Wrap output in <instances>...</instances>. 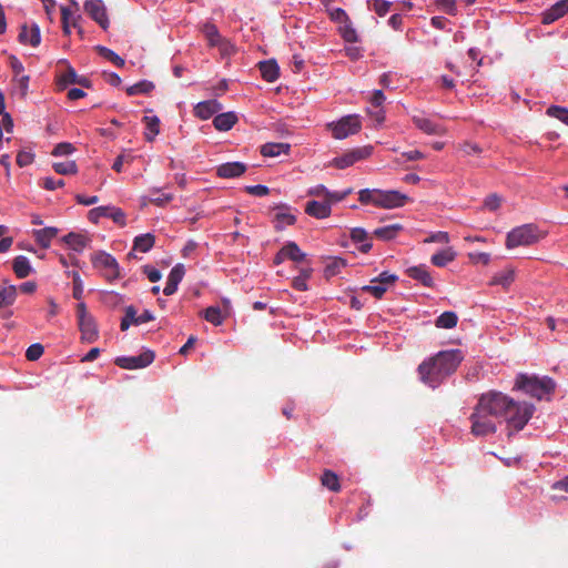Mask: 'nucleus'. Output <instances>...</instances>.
I'll return each instance as SVG.
<instances>
[{
  "mask_svg": "<svg viewBox=\"0 0 568 568\" xmlns=\"http://www.w3.org/2000/svg\"><path fill=\"white\" fill-rule=\"evenodd\" d=\"M359 201L363 204H373L377 206V189L375 190H361L359 193Z\"/></svg>",
  "mask_w": 568,
  "mask_h": 568,
  "instance_id": "obj_47",
  "label": "nucleus"
},
{
  "mask_svg": "<svg viewBox=\"0 0 568 568\" xmlns=\"http://www.w3.org/2000/svg\"><path fill=\"white\" fill-rule=\"evenodd\" d=\"M84 11L94 20L103 30L110 26L106 8L102 0H87L84 2Z\"/></svg>",
  "mask_w": 568,
  "mask_h": 568,
  "instance_id": "obj_13",
  "label": "nucleus"
},
{
  "mask_svg": "<svg viewBox=\"0 0 568 568\" xmlns=\"http://www.w3.org/2000/svg\"><path fill=\"white\" fill-rule=\"evenodd\" d=\"M321 484L331 491L337 493L341 490L338 476L329 469L324 470L323 475L321 476Z\"/></svg>",
  "mask_w": 568,
  "mask_h": 568,
  "instance_id": "obj_36",
  "label": "nucleus"
},
{
  "mask_svg": "<svg viewBox=\"0 0 568 568\" xmlns=\"http://www.w3.org/2000/svg\"><path fill=\"white\" fill-rule=\"evenodd\" d=\"M9 61H10V67H11L12 71L14 72V75L16 77L20 75L23 72L24 68H23L22 63L19 61V59L14 55H11L9 58Z\"/></svg>",
  "mask_w": 568,
  "mask_h": 568,
  "instance_id": "obj_64",
  "label": "nucleus"
},
{
  "mask_svg": "<svg viewBox=\"0 0 568 568\" xmlns=\"http://www.w3.org/2000/svg\"><path fill=\"white\" fill-rule=\"evenodd\" d=\"M364 292H367L372 294L376 298H382L383 295L386 293L387 287L379 283H372L369 285H365L362 287Z\"/></svg>",
  "mask_w": 568,
  "mask_h": 568,
  "instance_id": "obj_48",
  "label": "nucleus"
},
{
  "mask_svg": "<svg viewBox=\"0 0 568 568\" xmlns=\"http://www.w3.org/2000/svg\"><path fill=\"white\" fill-rule=\"evenodd\" d=\"M246 171V165L242 162H229L217 168V175L223 179H233L241 176Z\"/></svg>",
  "mask_w": 568,
  "mask_h": 568,
  "instance_id": "obj_21",
  "label": "nucleus"
},
{
  "mask_svg": "<svg viewBox=\"0 0 568 568\" xmlns=\"http://www.w3.org/2000/svg\"><path fill=\"white\" fill-rule=\"evenodd\" d=\"M185 275V268H184V265L183 264H176L170 272L169 276H168V280L175 283V284H180V282L183 280Z\"/></svg>",
  "mask_w": 568,
  "mask_h": 568,
  "instance_id": "obj_51",
  "label": "nucleus"
},
{
  "mask_svg": "<svg viewBox=\"0 0 568 568\" xmlns=\"http://www.w3.org/2000/svg\"><path fill=\"white\" fill-rule=\"evenodd\" d=\"M155 243V237L151 233L136 236L133 241V250L142 253L149 252Z\"/></svg>",
  "mask_w": 568,
  "mask_h": 568,
  "instance_id": "obj_32",
  "label": "nucleus"
},
{
  "mask_svg": "<svg viewBox=\"0 0 568 568\" xmlns=\"http://www.w3.org/2000/svg\"><path fill=\"white\" fill-rule=\"evenodd\" d=\"M397 281V276L395 274H389L388 272L381 273L377 277L372 280V283H379L387 287V285H392Z\"/></svg>",
  "mask_w": 568,
  "mask_h": 568,
  "instance_id": "obj_55",
  "label": "nucleus"
},
{
  "mask_svg": "<svg viewBox=\"0 0 568 568\" xmlns=\"http://www.w3.org/2000/svg\"><path fill=\"white\" fill-rule=\"evenodd\" d=\"M204 318L213 325L217 326L223 323L224 316L219 306H210L204 311Z\"/></svg>",
  "mask_w": 568,
  "mask_h": 568,
  "instance_id": "obj_42",
  "label": "nucleus"
},
{
  "mask_svg": "<svg viewBox=\"0 0 568 568\" xmlns=\"http://www.w3.org/2000/svg\"><path fill=\"white\" fill-rule=\"evenodd\" d=\"M409 201L406 194L396 190H377V206L383 209H396L404 206Z\"/></svg>",
  "mask_w": 568,
  "mask_h": 568,
  "instance_id": "obj_11",
  "label": "nucleus"
},
{
  "mask_svg": "<svg viewBox=\"0 0 568 568\" xmlns=\"http://www.w3.org/2000/svg\"><path fill=\"white\" fill-rule=\"evenodd\" d=\"M412 120L414 124L426 134L442 135L444 133L442 125L433 122L422 113L413 115Z\"/></svg>",
  "mask_w": 568,
  "mask_h": 568,
  "instance_id": "obj_16",
  "label": "nucleus"
},
{
  "mask_svg": "<svg viewBox=\"0 0 568 568\" xmlns=\"http://www.w3.org/2000/svg\"><path fill=\"white\" fill-rule=\"evenodd\" d=\"M497 399L504 403L500 408V417H504L509 430H521L535 413L532 404L516 402L501 392H497Z\"/></svg>",
  "mask_w": 568,
  "mask_h": 568,
  "instance_id": "obj_3",
  "label": "nucleus"
},
{
  "mask_svg": "<svg viewBox=\"0 0 568 568\" xmlns=\"http://www.w3.org/2000/svg\"><path fill=\"white\" fill-rule=\"evenodd\" d=\"M351 239L355 243H361L359 251L368 253L372 248L371 237L368 233L362 227H354L351 230Z\"/></svg>",
  "mask_w": 568,
  "mask_h": 568,
  "instance_id": "obj_26",
  "label": "nucleus"
},
{
  "mask_svg": "<svg viewBox=\"0 0 568 568\" xmlns=\"http://www.w3.org/2000/svg\"><path fill=\"white\" fill-rule=\"evenodd\" d=\"M89 220L92 223H98L101 217H110L112 221L120 226L125 225V214L124 212L114 206H99L89 211L88 214Z\"/></svg>",
  "mask_w": 568,
  "mask_h": 568,
  "instance_id": "obj_12",
  "label": "nucleus"
},
{
  "mask_svg": "<svg viewBox=\"0 0 568 568\" xmlns=\"http://www.w3.org/2000/svg\"><path fill=\"white\" fill-rule=\"evenodd\" d=\"M541 239L538 227L534 224H524L513 229L506 237L507 248L517 246H529Z\"/></svg>",
  "mask_w": 568,
  "mask_h": 568,
  "instance_id": "obj_5",
  "label": "nucleus"
},
{
  "mask_svg": "<svg viewBox=\"0 0 568 568\" xmlns=\"http://www.w3.org/2000/svg\"><path fill=\"white\" fill-rule=\"evenodd\" d=\"M407 275L426 287L434 286V280L426 265L420 264L406 270Z\"/></svg>",
  "mask_w": 568,
  "mask_h": 568,
  "instance_id": "obj_17",
  "label": "nucleus"
},
{
  "mask_svg": "<svg viewBox=\"0 0 568 568\" xmlns=\"http://www.w3.org/2000/svg\"><path fill=\"white\" fill-rule=\"evenodd\" d=\"M515 281V270L513 267H506L503 271L496 273L489 284L490 285H500L503 288L507 290L513 282Z\"/></svg>",
  "mask_w": 568,
  "mask_h": 568,
  "instance_id": "obj_25",
  "label": "nucleus"
},
{
  "mask_svg": "<svg viewBox=\"0 0 568 568\" xmlns=\"http://www.w3.org/2000/svg\"><path fill=\"white\" fill-rule=\"evenodd\" d=\"M463 359L464 355L460 349L442 351L419 364L420 381L432 388H437L456 372Z\"/></svg>",
  "mask_w": 568,
  "mask_h": 568,
  "instance_id": "obj_1",
  "label": "nucleus"
},
{
  "mask_svg": "<svg viewBox=\"0 0 568 568\" xmlns=\"http://www.w3.org/2000/svg\"><path fill=\"white\" fill-rule=\"evenodd\" d=\"M449 242V235L447 232L438 231L430 234L424 240V243H442L447 244Z\"/></svg>",
  "mask_w": 568,
  "mask_h": 568,
  "instance_id": "obj_53",
  "label": "nucleus"
},
{
  "mask_svg": "<svg viewBox=\"0 0 568 568\" xmlns=\"http://www.w3.org/2000/svg\"><path fill=\"white\" fill-rule=\"evenodd\" d=\"M283 254L286 255V258L294 262H302L305 258V254L301 251L295 242H288L286 245H284Z\"/></svg>",
  "mask_w": 568,
  "mask_h": 568,
  "instance_id": "obj_40",
  "label": "nucleus"
},
{
  "mask_svg": "<svg viewBox=\"0 0 568 568\" xmlns=\"http://www.w3.org/2000/svg\"><path fill=\"white\" fill-rule=\"evenodd\" d=\"M41 185L48 191H54L58 187H62L64 185V181L61 179L55 180L51 176H48L42 180Z\"/></svg>",
  "mask_w": 568,
  "mask_h": 568,
  "instance_id": "obj_59",
  "label": "nucleus"
},
{
  "mask_svg": "<svg viewBox=\"0 0 568 568\" xmlns=\"http://www.w3.org/2000/svg\"><path fill=\"white\" fill-rule=\"evenodd\" d=\"M143 273L148 276L150 282H158L161 280L162 275L161 272L150 265L143 266Z\"/></svg>",
  "mask_w": 568,
  "mask_h": 568,
  "instance_id": "obj_60",
  "label": "nucleus"
},
{
  "mask_svg": "<svg viewBox=\"0 0 568 568\" xmlns=\"http://www.w3.org/2000/svg\"><path fill=\"white\" fill-rule=\"evenodd\" d=\"M568 12V0H560L542 13V23L550 24Z\"/></svg>",
  "mask_w": 568,
  "mask_h": 568,
  "instance_id": "obj_18",
  "label": "nucleus"
},
{
  "mask_svg": "<svg viewBox=\"0 0 568 568\" xmlns=\"http://www.w3.org/2000/svg\"><path fill=\"white\" fill-rule=\"evenodd\" d=\"M131 325H138V314L134 306L130 305L125 307V314L121 321V331H126Z\"/></svg>",
  "mask_w": 568,
  "mask_h": 568,
  "instance_id": "obj_41",
  "label": "nucleus"
},
{
  "mask_svg": "<svg viewBox=\"0 0 568 568\" xmlns=\"http://www.w3.org/2000/svg\"><path fill=\"white\" fill-rule=\"evenodd\" d=\"M556 384L548 376L519 374L516 377L514 389L523 390L534 398L541 399L555 390Z\"/></svg>",
  "mask_w": 568,
  "mask_h": 568,
  "instance_id": "obj_4",
  "label": "nucleus"
},
{
  "mask_svg": "<svg viewBox=\"0 0 568 568\" xmlns=\"http://www.w3.org/2000/svg\"><path fill=\"white\" fill-rule=\"evenodd\" d=\"M346 265L345 261L339 257H335L331 260L329 263L325 266V275L327 277L335 276L339 273L341 268H343Z\"/></svg>",
  "mask_w": 568,
  "mask_h": 568,
  "instance_id": "obj_46",
  "label": "nucleus"
},
{
  "mask_svg": "<svg viewBox=\"0 0 568 568\" xmlns=\"http://www.w3.org/2000/svg\"><path fill=\"white\" fill-rule=\"evenodd\" d=\"M62 240L67 245H69L72 250L77 252H82L89 242V240L84 235L73 232H70L69 234L63 236Z\"/></svg>",
  "mask_w": 568,
  "mask_h": 568,
  "instance_id": "obj_31",
  "label": "nucleus"
},
{
  "mask_svg": "<svg viewBox=\"0 0 568 568\" xmlns=\"http://www.w3.org/2000/svg\"><path fill=\"white\" fill-rule=\"evenodd\" d=\"M436 4L448 14L455 16L457 12L456 0H436Z\"/></svg>",
  "mask_w": 568,
  "mask_h": 568,
  "instance_id": "obj_57",
  "label": "nucleus"
},
{
  "mask_svg": "<svg viewBox=\"0 0 568 568\" xmlns=\"http://www.w3.org/2000/svg\"><path fill=\"white\" fill-rule=\"evenodd\" d=\"M12 268L19 278H26L31 273L30 262L23 255H19L13 260Z\"/></svg>",
  "mask_w": 568,
  "mask_h": 568,
  "instance_id": "obj_34",
  "label": "nucleus"
},
{
  "mask_svg": "<svg viewBox=\"0 0 568 568\" xmlns=\"http://www.w3.org/2000/svg\"><path fill=\"white\" fill-rule=\"evenodd\" d=\"M17 298V287L9 285L0 287V308L12 305Z\"/></svg>",
  "mask_w": 568,
  "mask_h": 568,
  "instance_id": "obj_38",
  "label": "nucleus"
},
{
  "mask_svg": "<svg viewBox=\"0 0 568 568\" xmlns=\"http://www.w3.org/2000/svg\"><path fill=\"white\" fill-rule=\"evenodd\" d=\"M331 212V205L326 200L324 202L308 201L305 205V213L315 219H326Z\"/></svg>",
  "mask_w": 568,
  "mask_h": 568,
  "instance_id": "obj_20",
  "label": "nucleus"
},
{
  "mask_svg": "<svg viewBox=\"0 0 568 568\" xmlns=\"http://www.w3.org/2000/svg\"><path fill=\"white\" fill-rule=\"evenodd\" d=\"M262 78L267 82H274L280 75V68L275 60H266L257 63Z\"/></svg>",
  "mask_w": 568,
  "mask_h": 568,
  "instance_id": "obj_23",
  "label": "nucleus"
},
{
  "mask_svg": "<svg viewBox=\"0 0 568 568\" xmlns=\"http://www.w3.org/2000/svg\"><path fill=\"white\" fill-rule=\"evenodd\" d=\"M201 31L204 34V37L206 38V40L209 41V44L211 47H216V45L221 44L222 37H221L217 28L215 27V24H213L211 22H205L202 26Z\"/></svg>",
  "mask_w": 568,
  "mask_h": 568,
  "instance_id": "obj_33",
  "label": "nucleus"
},
{
  "mask_svg": "<svg viewBox=\"0 0 568 568\" xmlns=\"http://www.w3.org/2000/svg\"><path fill=\"white\" fill-rule=\"evenodd\" d=\"M78 325L81 332V338L88 343H93L99 337V331L94 317L88 312L87 305L81 302L77 305Z\"/></svg>",
  "mask_w": 568,
  "mask_h": 568,
  "instance_id": "obj_7",
  "label": "nucleus"
},
{
  "mask_svg": "<svg viewBox=\"0 0 568 568\" xmlns=\"http://www.w3.org/2000/svg\"><path fill=\"white\" fill-rule=\"evenodd\" d=\"M503 404L497 399V390L484 393L478 398L469 419L470 433L476 437H485L497 432L496 419L500 417Z\"/></svg>",
  "mask_w": 568,
  "mask_h": 568,
  "instance_id": "obj_2",
  "label": "nucleus"
},
{
  "mask_svg": "<svg viewBox=\"0 0 568 568\" xmlns=\"http://www.w3.org/2000/svg\"><path fill=\"white\" fill-rule=\"evenodd\" d=\"M33 234L38 244L43 248H48L51 244L52 239L57 236L58 229L44 227L33 231Z\"/></svg>",
  "mask_w": 568,
  "mask_h": 568,
  "instance_id": "obj_28",
  "label": "nucleus"
},
{
  "mask_svg": "<svg viewBox=\"0 0 568 568\" xmlns=\"http://www.w3.org/2000/svg\"><path fill=\"white\" fill-rule=\"evenodd\" d=\"M18 40L22 44H29L34 48L38 47L41 42V34L38 24L32 23L31 27L28 24H22Z\"/></svg>",
  "mask_w": 568,
  "mask_h": 568,
  "instance_id": "obj_15",
  "label": "nucleus"
},
{
  "mask_svg": "<svg viewBox=\"0 0 568 568\" xmlns=\"http://www.w3.org/2000/svg\"><path fill=\"white\" fill-rule=\"evenodd\" d=\"M341 34L346 42L354 43L358 41L357 32L352 26L343 27Z\"/></svg>",
  "mask_w": 568,
  "mask_h": 568,
  "instance_id": "obj_56",
  "label": "nucleus"
},
{
  "mask_svg": "<svg viewBox=\"0 0 568 568\" xmlns=\"http://www.w3.org/2000/svg\"><path fill=\"white\" fill-rule=\"evenodd\" d=\"M155 88L154 83L148 80H142L131 87L126 88V94L132 97L136 94H148Z\"/></svg>",
  "mask_w": 568,
  "mask_h": 568,
  "instance_id": "obj_39",
  "label": "nucleus"
},
{
  "mask_svg": "<svg viewBox=\"0 0 568 568\" xmlns=\"http://www.w3.org/2000/svg\"><path fill=\"white\" fill-rule=\"evenodd\" d=\"M237 118L233 112H226L215 115L213 125L219 131H229L236 123Z\"/></svg>",
  "mask_w": 568,
  "mask_h": 568,
  "instance_id": "obj_27",
  "label": "nucleus"
},
{
  "mask_svg": "<svg viewBox=\"0 0 568 568\" xmlns=\"http://www.w3.org/2000/svg\"><path fill=\"white\" fill-rule=\"evenodd\" d=\"M457 314L452 311H446L436 318L435 325L438 328H453L457 325Z\"/></svg>",
  "mask_w": 568,
  "mask_h": 568,
  "instance_id": "obj_37",
  "label": "nucleus"
},
{
  "mask_svg": "<svg viewBox=\"0 0 568 568\" xmlns=\"http://www.w3.org/2000/svg\"><path fill=\"white\" fill-rule=\"evenodd\" d=\"M33 160H34V155L31 152L20 151L17 154L16 161L20 168H23V166L31 164L33 162Z\"/></svg>",
  "mask_w": 568,
  "mask_h": 568,
  "instance_id": "obj_58",
  "label": "nucleus"
},
{
  "mask_svg": "<svg viewBox=\"0 0 568 568\" xmlns=\"http://www.w3.org/2000/svg\"><path fill=\"white\" fill-rule=\"evenodd\" d=\"M402 230L400 224H390L374 230L373 234L379 240L389 241L395 239Z\"/></svg>",
  "mask_w": 568,
  "mask_h": 568,
  "instance_id": "obj_29",
  "label": "nucleus"
},
{
  "mask_svg": "<svg viewBox=\"0 0 568 568\" xmlns=\"http://www.w3.org/2000/svg\"><path fill=\"white\" fill-rule=\"evenodd\" d=\"M374 4V11L379 16L384 17L389 11L392 2L386 0H372Z\"/></svg>",
  "mask_w": 568,
  "mask_h": 568,
  "instance_id": "obj_54",
  "label": "nucleus"
},
{
  "mask_svg": "<svg viewBox=\"0 0 568 568\" xmlns=\"http://www.w3.org/2000/svg\"><path fill=\"white\" fill-rule=\"evenodd\" d=\"M74 151H75V148L73 146L72 143L61 142L54 146V149L52 151V155L64 156V155H69L71 153H73Z\"/></svg>",
  "mask_w": 568,
  "mask_h": 568,
  "instance_id": "obj_49",
  "label": "nucleus"
},
{
  "mask_svg": "<svg viewBox=\"0 0 568 568\" xmlns=\"http://www.w3.org/2000/svg\"><path fill=\"white\" fill-rule=\"evenodd\" d=\"M73 292L75 300L80 301L83 296V283L78 272H72Z\"/></svg>",
  "mask_w": 568,
  "mask_h": 568,
  "instance_id": "obj_50",
  "label": "nucleus"
},
{
  "mask_svg": "<svg viewBox=\"0 0 568 568\" xmlns=\"http://www.w3.org/2000/svg\"><path fill=\"white\" fill-rule=\"evenodd\" d=\"M469 258L475 263H483L487 265L490 262V255L484 252L469 253Z\"/></svg>",
  "mask_w": 568,
  "mask_h": 568,
  "instance_id": "obj_62",
  "label": "nucleus"
},
{
  "mask_svg": "<svg viewBox=\"0 0 568 568\" xmlns=\"http://www.w3.org/2000/svg\"><path fill=\"white\" fill-rule=\"evenodd\" d=\"M154 353L145 351L138 356H120L116 357L114 363L123 369H139L149 366L154 361Z\"/></svg>",
  "mask_w": 568,
  "mask_h": 568,
  "instance_id": "obj_9",
  "label": "nucleus"
},
{
  "mask_svg": "<svg viewBox=\"0 0 568 568\" xmlns=\"http://www.w3.org/2000/svg\"><path fill=\"white\" fill-rule=\"evenodd\" d=\"M291 151V144L288 143H275L268 142L261 146L260 152L265 158H275L281 154H288Z\"/></svg>",
  "mask_w": 568,
  "mask_h": 568,
  "instance_id": "obj_24",
  "label": "nucleus"
},
{
  "mask_svg": "<svg viewBox=\"0 0 568 568\" xmlns=\"http://www.w3.org/2000/svg\"><path fill=\"white\" fill-rule=\"evenodd\" d=\"M484 206L489 211H496L500 206V199L496 194L486 197Z\"/></svg>",
  "mask_w": 568,
  "mask_h": 568,
  "instance_id": "obj_61",
  "label": "nucleus"
},
{
  "mask_svg": "<svg viewBox=\"0 0 568 568\" xmlns=\"http://www.w3.org/2000/svg\"><path fill=\"white\" fill-rule=\"evenodd\" d=\"M97 51L99 52V54L101 57H103L106 60L111 61L116 67H123L124 63H125V61L119 54H116L114 51H112L111 49H108V48L102 47V45H98L97 47Z\"/></svg>",
  "mask_w": 568,
  "mask_h": 568,
  "instance_id": "obj_43",
  "label": "nucleus"
},
{
  "mask_svg": "<svg viewBox=\"0 0 568 568\" xmlns=\"http://www.w3.org/2000/svg\"><path fill=\"white\" fill-rule=\"evenodd\" d=\"M456 258V252L452 247L439 251L430 258L433 265L444 267Z\"/></svg>",
  "mask_w": 568,
  "mask_h": 568,
  "instance_id": "obj_30",
  "label": "nucleus"
},
{
  "mask_svg": "<svg viewBox=\"0 0 568 568\" xmlns=\"http://www.w3.org/2000/svg\"><path fill=\"white\" fill-rule=\"evenodd\" d=\"M91 262L108 281L112 282L121 277L120 265L111 254L99 251L91 256Z\"/></svg>",
  "mask_w": 568,
  "mask_h": 568,
  "instance_id": "obj_6",
  "label": "nucleus"
},
{
  "mask_svg": "<svg viewBox=\"0 0 568 568\" xmlns=\"http://www.w3.org/2000/svg\"><path fill=\"white\" fill-rule=\"evenodd\" d=\"M14 80L17 81V84L21 92V95L26 97L28 93V88H29V80H30L29 75H21L20 78L16 77Z\"/></svg>",
  "mask_w": 568,
  "mask_h": 568,
  "instance_id": "obj_63",
  "label": "nucleus"
},
{
  "mask_svg": "<svg viewBox=\"0 0 568 568\" xmlns=\"http://www.w3.org/2000/svg\"><path fill=\"white\" fill-rule=\"evenodd\" d=\"M328 126L332 130V134L335 139L342 140L352 134L357 133L361 128V120L357 115H347L342 118L336 123H331Z\"/></svg>",
  "mask_w": 568,
  "mask_h": 568,
  "instance_id": "obj_8",
  "label": "nucleus"
},
{
  "mask_svg": "<svg viewBox=\"0 0 568 568\" xmlns=\"http://www.w3.org/2000/svg\"><path fill=\"white\" fill-rule=\"evenodd\" d=\"M373 148L371 145L353 149L343 155L333 160V165L337 169H346L359 160L371 156Z\"/></svg>",
  "mask_w": 568,
  "mask_h": 568,
  "instance_id": "obj_10",
  "label": "nucleus"
},
{
  "mask_svg": "<svg viewBox=\"0 0 568 568\" xmlns=\"http://www.w3.org/2000/svg\"><path fill=\"white\" fill-rule=\"evenodd\" d=\"M275 210L277 211L273 219L275 230L282 231L286 226L295 224L296 216L291 212L290 206L280 204L275 206Z\"/></svg>",
  "mask_w": 568,
  "mask_h": 568,
  "instance_id": "obj_14",
  "label": "nucleus"
},
{
  "mask_svg": "<svg viewBox=\"0 0 568 568\" xmlns=\"http://www.w3.org/2000/svg\"><path fill=\"white\" fill-rule=\"evenodd\" d=\"M53 170L61 175L77 174L78 166L74 161L53 163Z\"/></svg>",
  "mask_w": 568,
  "mask_h": 568,
  "instance_id": "obj_44",
  "label": "nucleus"
},
{
  "mask_svg": "<svg viewBox=\"0 0 568 568\" xmlns=\"http://www.w3.org/2000/svg\"><path fill=\"white\" fill-rule=\"evenodd\" d=\"M68 84H80L84 88H90L91 82L85 77H79L72 67H68L65 73L59 79V85L63 89Z\"/></svg>",
  "mask_w": 568,
  "mask_h": 568,
  "instance_id": "obj_22",
  "label": "nucleus"
},
{
  "mask_svg": "<svg viewBox=\"0 0 568 568\" xmlns=\"http://www.w3.org/2000/svg\"><path fill=\"white\" fill-rule=\"evenodd\" d=\"M143 121L146 125V132L144 133L145 140L152 142L160 133V119L155 115L144 116Z\"/></svg>",
  "mask_w": 568,
  "mask_h": 568,
  "instance_id": "obj_35",
  "label": "nucleus"
},
{
  "mask_svg": "<svg viewBox=\"0 0 568 568\" xmlns=\"http://www.w3.org/2000/svg\"><path fill=\"white\" fill-rule=\"evenodd\" d=\"M43 352H44L43 346L39 343H36L28 347V349L26 352V357L29 361H37L42 356Z\"/></svg>",
  "mask_w": 568,
  "mask_h": 568,
  "instance_id": "obj_52",
  "label": "nucleus"
},
{
  "mask_svg": "<svg viewBox=\"0 0 568 568\" xmlns=\"http://www.w3.org/2000/svg\"><path fill=\"white\" fill-rule=\"evenodd\" d=\"M546 114L551 118H556L559 121H561L562 123L568 125V109L567 108L559 106V105H550L547 109Z\"/></svg>",
  "mask_w": 568,
  "mask_h": 568,
  "instance_id": "obj_45",
  "label": "nucleus"
},
{
  "mask_svg": "<svg viewBox=\"0 0 568 568\" xmlns=\"http://www.w3.org/2000/svg\"><path fill=\"white\" fill-rule=\"evenodd\" d=\"M221 109L222 105L216 100H206L195 105L194 114L202 120H207Z\"/></svg>",
  "mask_w": 568,
  "mask_h": 568,
  "instance_id": "obj_19",
  "label": "nucleus"
}]
</instances>
